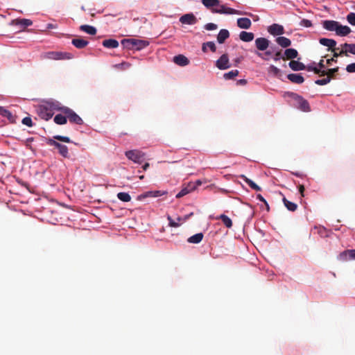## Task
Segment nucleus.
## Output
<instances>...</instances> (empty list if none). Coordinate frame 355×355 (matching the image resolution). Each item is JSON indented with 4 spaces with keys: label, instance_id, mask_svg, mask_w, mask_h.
<instances>
[{
    "label": "nucleus",
    "instance_id": "f257e3e1",
    "mask_svg": "<svg viewBox=\"0 0 355 355\" xmlns=\"http://www.w3.org/2000/svg\"><path fill=\"white\" fill-rule=\"evenodd\" d=\"M44 59L49 60H70L73 58V55L70 53L61 52V51H49L44 53L42 55Z\"/></svg>",
    "mask_w": 355,
    "mask_h": 355
},
{
    "label": "nucleus",
    "instance_id": "f03ea898",
    "mask_svg": "<svg viewBox=\"0 0 355 355\" xmlns=\"http://www.w3.org/2000/svg\"><path fill=\"white\" fill-rule=\"evenodd\" d=\"M291 96L295 101L297 107L303 112L311 111V107L309 102L302 96L295 93H291Z\"/></svg>",
    "mask_w": 355,
    "mask_h": 355
},
{
    "label": "nucleus",
    "instance_id": "7ed1b4c3",
    "mask_svg": "<svg viewBox=\"0 0 355 355\" xmlns=\"http://www.w3.org/2000/svg\"><path fill=\"white\" fill-rule=\"evenodd\" d=\"M125 155L129 159L137 164H141L145 157V153L139 150L126 151Z\"/></svg>",
    "mask_w": 355,
    "mask_h": 355
},
{
    "label": "nucleus",
    "instance_id": "20e7f679",
    "mask_svg": "<svg viewBox=\"0 0 355 355\" xmlns=\"http://www.w3.org/2000/svg\"><path fill=\"white\" fill-rule=\"evenodd\" d=\"M63 114L67 115V119L72 123L82 125L83 120L73 110L67 107L63 109Z\"/></svg>",
    "mask_w": 355,
    "mask_h": 355
},
{
    "label": "nucleus",
    "instance_id": "39448f33",
    "mask_svg": "<svg viewBox=\"0 0 355 355\" xmlns=\"http://www.w3.org/2000/svg\"><path fill=\"white\" fill-rule=\"evenodd\" d=\"M211 12L225 15H241V12L237 10L220 4L216 8H212Z\"/></svg>",
    "mask_w": 355,
    "mask_h": 355
},
{
    "label": "nucleus",
    "instance_id": "423d86ee",
    "mask_svg": "<svg viewBox=\"0 0 355 355\" xmlns=\"http://www.w3.org/2000/svg\"><path fill=\"white\" fill-rule=\"evenodd\" d=\"M54 139H49L47 141V144L49 146H54L56 148L59 149L60 147H62V144H60L59 142L56 141L55 139L58 140L60 141L65 142V143H70L71 139L69 137L66 136H61V135H55L53 137Z\"/></svg>",
    "mask_w": 355,
    "mask_h": 355
},
{
    "label": "nucleus",
    "instance_id": "0eeeda50",
    "mask_svg": "<svg viewBox=\"0 0 355 355\" xmlns=\"http://www.w3.org/2000/svg\"><path fill=\"white\" fill-rule=\"evenodd\" d=\"M42 105L53 113L54 111H61L63 113V109L65 107L64 106H61L58 101H48Z\"/></svg>",
    "mask_w": 355,
    "mask_h": 355
},
{
    "label": "nucleus",
    "instance_id": "6e6552de",
    "mask_svg": "<svg viewBox=\"0 0 355 355\" xmlns=\"http://www.w3.org/2000/svg\"><path fill=\"white\" fill-rule=\"evenodd\" d=\"M216 66L219 69L224 70L229 69L231 65L229 62L227 54L222 55L216 62Z\"/></svg>",
    "mask_w": 355,
    "mask_h": 355
},
{
    "label": "nucleus",
    "instance_id": "1a4fd4ad",
    "mask_svg": "<svg viewBox=\"0 0 355 355\" xmlns=\"http://www.w3.org/2000/svg\"><path fill=\"white\" fill-rule=\"evenodd\" d=\"M180 21L183 24L193 25L197 23L198 19L193 13H188L181 16Z\"/></svg>",
    "mask_w": 355,
    "mask_h": 355
},
{
    "label": "nucleus",
    "instance_id": "9d476101",
    "mask_svg": "<svg viewBox=\"0 0 355 355\" xmlns=\"http://www.w3.org/2000/svg\"><path fill=\"white\" fill-rule=\"evenodd\" d=\"M270 41L265 37H258L255 40V46L259 51H266L269 46Z\"/></svg>",
    "mask_w": 355,
    "mask_h": 355
},
{
    "label": "nucleus",
    "instance_id": "9b49d317",
    "mask_svg": "<svg viewBox=\"0 0 355 355\" xmlns=\"http://www.w3.org/2000/svg\"><path fill=\"white\" fill-rule=\"evenodd\" d=\"M196 189L195 184L189 182L185 187L182 188L181 191L177 193L176 198H180Z\"/></svg>",
    "mask_w": 355,
    "mask_h": 355
},
{
    "label": "nucleus",
    "instance_id": "f8f14e48",
    "mask_svg": "<svg viewBox=\"0 0 355 355\" xmlns=\"http://www.w3.org/2000/svg\"><path fill=\"white\" fill-rule=\"evenodd\" d=\"M268 31L272 35H280L284 33V27L277 24H273L270 26Z\"/></svg>",
    "mask_w": 355,
    "mask_h": 355
},
{
    "label": "nucleus",
    "instance_id": "ddd939ff",
    "mask_svg": "<svg viewBox=\"0 0 355 355\" xmlns=\"http://www.w3.org/2000/svg\"><path fill=\"white\" fill-rule=\"evenodd\" d=\"M339 22L334 20H325L322 22V26L329 31H336Z\"/></svg>",
    "mask_w": 355,
    "mask_h": 355
},
{
    "label": "nucleus",
    "instance_id": "4468645a",
    "mask_svg": "<svg viewBox=\"0 0 355 355\" xmlns=\"http://www.w3.org/2000/svg\"><path fill=\"white\" fill-rule=\"evenodd\" d=\"M132 44L134 45V50L140 51L149 45L147 40H138L132 38Z\"/></svg>",
    "mask_w": 355,
    "mask_h": 355
},
{
    "label": "nucleus",
    "instance_id": "2eb2a0df",
    "mask_svg": "<svg viewBox=\"0 0 355 355\" xmlns=\"http://www.w3.org/2000/svg\"><path fill=\"white\" fill-rule=\"evenodd\" d=\"M173 60L176 64L181 67H184L189 64V59L182 54L174 56Z\"/></svg>",
    "mask_w": 355,
    "mask_h": 355
},
{
    "label": "nucleus",
    "instance_id": "dca6fc26",
    "mask_svg": "<svg viewBox=\"0 0 355 355\" xmlns=\"http://www.w3.org/2000/svg\"><path fill=\"white\" fill-rule=\"evenodd\" d=\"M351 31L352 30L349 26H343L339 23L336 33L338 36L344 37L349 34Z\"/></svg>",
    "mask_w": 355,
    "mask_h": 355
},
{
    "label": "nucleus",
    "instance_id": "f3484780",
    "mask_svg": "<svg viewBox=\"0 0 355 355\" xmlns=\"http://www.w3.org/2000/svg\"><path fill=\"white\" fill-rule=\"evenodd\" d=\"M252 22L249 18L243 17L237 19V26L240 28L248 29L250 28Z\"/></svg>",
    "mask_w": 355,
    "mask_h": 355
},
{
    "label": "nucleus",
    "instance_id": "a211bd4d",
    "mask_svg": "<svg viewBox=\"0 0 355 355\" xmlns=\"http://www.w3.org/2000/svg\"><path fill=\"white\" fill-rule=\"evenodd\" d=\"M39 114H40V116H41V118L46 121L49 120L53 115V112H51V111H49L43 105H41L40 107Z\"/></svg>",
    "mask_w": 355,
    "mask_h": 355
},
{
    "label": "nucleus",
    "instance_id": "6ab92c4d",
    "mask_svg": "<svg viewBox=\"0 0 355 355\" xmlns=\"http://www.w3.org/2000/svg\"><path fill=\"white\" fill-rule=\"evenodd\" d=\"M71 43L75 47L80 49L85 48L89 44L87 40L83 38H74L71 40Z\"/></svg>",
    "mask_w": 355,
    "mask_h": 355
},
{
    "label": "nucleus",
    "instance_id": "aec40b11",
    "mask_svg": "<svg viewBox=\"0 0 355 355\" xmlns=\"http://www.w3.org/2000/svg\"><path fill=\"white\" fill-rule=\"evenodd\" d=\"M229 37V31L227 29H221L217 35V41L219 44H223Z\"/></svg>",
    "mask_w": 355,
    "mask_h": 355
},
{
    "label": "nucleus",
    "instance_id": "412c9836",
    "mask_svg": "<svg viewBox=\"0 0 355 355\" xmlns=\"http://www.w3.org/2000/svg\"><path fill=\"white\" fill-rule=\"evenodd\" d=\"M275 41L282 48H287L291 45V40L284 36L277 37Z\"/></svg>",
    "mask_w": 355,
    "mask_h": 355
},
{
    "label": "nucleus",
    "instance_id": "4be33fe9",
    "mask_svg": "<svg viewBox=\"0 0 355 355\" xmlns=\"http://www.w3.org/2000/svg\"><path fill=\"white\" fill-rule=\"evenodd\" d=\"M0 115L6 117L10 122H15V116L8 110L0 106Z\"/></svg>",
    "mask_w": 355,
    "mask_h": 355
},
{
    "label": "nucleus",
    "instance_id": "5701e85b",
    "mask_svg": "<svg viewBox=\"0 0 355 355\" xmlns=\"http://www.w3.org/2000/svg\"><path fill=\"white\" fill-rule=\"evenodd\" d=\"M319 42L320 44L329 47V49H331L334 47H335L337 44L336 40L328 38H320L319 40Z\"/></svg>",
    "mask_w": 355,
    "mask_h": 355
},
{
    "label": "nucleus",
    "instance_id": "b1692460",
    "mask_svg": "<svg viewBox=\"0 0 355 355\" xmlns=\"http://www.w3.org/2000/svg\"><path fill=\"white\" fill-rule=\"evenodd\" d=\"M285 60H292L296 58L298 55V52L295 49H287L284 53Z\"/></svg>",
    "mask_w": 355,
    "mask_h": 355
},
{
    "label": "nucleus",
    "instance_id": "393cba45",
    "mask_svg": "<svg viewBox=\"0 0 355 355\" xmlns=\"http://www.w3.org/2000/svg\"><path fill=\"white\" fill-rule=\"evenodd\" d=\"M288 79L292 83L302 84L304 81V78L300 74L291 73L288 75Z\"/></svg>",
    "mask_w": 355,
    "mask_h": 355
},
{
    "label": "nucleus",
    "instance_id": "a878e982",
    "mask_svg": "<svg viewBox=\"0 0 355 355\" xmlns=\"http://www.w3.org/2000/svg\"><path fill=\"white\" fill-rule=\"evenodd\" d=\"M288 64L293 71H301L306 69V66L299 61L291 60Z\"/></svg>",
    "mask_w": 355,
    "mask_h": 355
},
{
    "label": "nucleus",
    "instance_id": "bb28decb",
    "mask_svg": "<svg viewBox=\"0 0 355 355\" xmlns=\"http://www.w3.org/2000/svg\"><path fill=\"white\" fill-rule=\"evenodd\" d=\"M103 46L108 49H115L119 46V42L114 39H108L103 41Z\"/></svg>",
    "mask_w": 355,
    "mask_h": 355
},
{
    "label": "nucleus",
    "instance_id": "cd10ccee",
    "mask_svg": "<svg viewBox=\"0 0 355 355\" xmlns=\"http://www.w3.org/2000/svg\"><path fill=\"white\" fill-rule=\"evenodd\" d=\"M240 178L241 179H243L249 185V187L251 189H252L257 191H259L261 190V188L259 186H258L256 183H254L250 179L248 178L245 175H241Z\"/></svg>",
    "mask_w": 355,
    "mask_h": 355
},
{
    "label": "nucleus",
    "instance_id": "c85d7f7f",
    "mask_svg": "<svg viewBox=\"0 0 355 355\" xmlns=\"http://www.w3.org/2000/svg\"><path fill=\"white\" fill-rule=\"evenodd\" d=\"M331 51L334 53V58H338L339 56H349V54L346 53V50H345L344 47L340 46V50L339 47H334L331 49Z\"/></svg>",
    "mask_w": 355,
    "mask_h": 355
},
{
    "label": "nucleus",
    "instance_id": "c756f323",
    "mask_svg": "<svg viewBox=\"0 0 355 355\" xmlns=\"http://www.w3.org/2000/svg\"><path fill=\"white\" fill-rule=\"evenodd\" d=\"M254 33L250 32L242 31L239 35L240 39L246 42H251L254 39Z\"/></svg>",
    "mask_w": 355,
    "mask_h": 355
},
{
    "label": "nucleus",
    "instance_id": "7c9ffc66",
    "mask_svg": "<svg viewBox=\"0 0 355 355\" xmlns=\"http://www.w3.org/2000/svg\"><path fill=\"white\" fill-rule=\"evenodd\" d=\"M203 234L202 233H198V234H196L191 236H190L188 239H187V241L190 243H199L202 241V239H203Z\"/></svg>",
    "mask_w": 355,
    "mask_h": 355
},
{
    "label": "nucleus",
    "instance_id": "2f4dec72",
    "mask_svg": "<svg viewBox=\"0 0 355 355\" xmlns=\"http://www.w3.org/2000/svg\"><path fill=\"white\" fill-rule=\"evenodd\" d=\"M80 30L91 35H94L96 33V28L89 25H81Z\"/></svg>",
    "mask_w": 355,
    "mask_h": 355
},
{
    "label": "nucleus",
    "instance_id": "473e14b6",
    "mask_svg": "<svg viewBox=\"0 0 355 355\" xmlns=\"http://www.w3.org/2000/svg\"><path fill=\"white\" fill-rule=\"evenodd\" d=\"M216 219H220L222 220L224 225L227 228H231L232 227V221L230 218L225 214H221L219 216L216 218Z\"/></svg>",
    "mask_w": 355,
    "mask_h": 355
},
{
    "label": "nucleus",
    "instance_id": "72a5a7b5",
    "mask_svg": "<svg viewBox=\"0 0 355 355\" xmlns=\"http://www.w3.org/2000/svg\"><path fill=\"white\" fill-rule=\"evenodd\" d=\"M202 4L208 9L211 10L217 6H219V0H202Z\"/></svg>",
    "mask_w": 355,
    "mask_h": 355
},
{
    "label": "nucleus",
    "instance_id": "f704fd0d",
    "mask_svg": "<svg viewBox=\"0 0 355 355\" xmlns=\"http://www.w3.org/2000/svg\"><path fill=\"white\" fill-rule=\"evenodd\" d=\"M282 201L284 202V206L287 208L288 210L291 211H295L297 209V205L289 201L285 197L283 198Z\"/></svg>",
    "mask_w": 355,
    "mask_h": 355
},
{
    "label": "nucleus",
    "instance_id": "c9c22d12",
    "mask_svg": "<svg viewBox=\"0 0 355 355\" xmlns=\"http://www.w3.org/2000/svg\"><path fill=\"white\" fill-rule=\"evenodd\" d=\"M54 122L58 125H64L67 123V115L64 116L62 114H56L53 119Z\"/></svg>",
    "mask_w": 355,
    "mask_h": 355
},
{
    "label": "nucleus",
    "instance_id": "e433bc0d",
    "mask_svg": "<svg viewBox=\"0 0 355 355\" xmlns=\"http://www.w3.org/2000/svg\"><path fill=\"white\" fill-rule=\"evenodd\" d=\"M16 25H20L21 26L26 28L33 24V21L28 19H18L15 21Z\"/></svg>",
    "mask_w": 355,
    "mask_h": 355
},
{
    "label": "nucleus",
    "instance_id": "4c0bfd02",
    "mask_svg": "<svg viewBox=\"0 0 355 355\" xmlns=\"http://www.w3.org/2000/svg\"><path fill=\"white\" fill-rule=\"evenodd\" d=\"M341 47H344L346 50V53H352L355 55V44L344 43L340 45Z\"/></svg>",
    "mask_w": 355,
    "mask_h": 355
},
{
    "label": "nucleus",
    "instance_id": "58836bf2",
    "mask_svg": "<svg viewBox=\"0 0 355 355\" xmlns=\"http://www.w3.org/2000/svg\"><path fill=\"white\" fill-rule=\"evenodd\" d=\"M167 193L166 191H148L144 194L145 197H159Z\"/></svg>",
    "mask_w": 355,
    "mask_h": 355
},
{
    "label": "nucleus",
    "instance_id": "ea45409f",
    "mask_svg": "<svg viewBox=\"0 0 355 355\" xmlns=\"http://www.w3.org/2000/svg\"><path fill=\"white\" fill-rule=\"evenodd\" d=\"M132 38L130 39H123L121 41V44L123 46L129 50H134V45L132 44Z\"/></svg>",
    "mask_w": 355,
    "mask_h": 355
},
{
    "label": "nucleus",
    "instance_id": "a19ab883",
    "mask_svg": "<svg viewBox=\"0 0 355 355\" xmlns=\"http://www.w3.org/2000/svg\"><path fill=\"white\" fill-rule=\"evenodd\" d=\"M117 198L122 202H130L131 200V196L125 192L118 193Z\"/></svg>",
    "mask_w": 355,
    "mask_h": 355
},
{
    "label": "nucleus",
    "instance_id": "79ce46f5",
    "mask_svg": "<svg viewBox=\"0 0 355 355\" xmlns=\"http://www.w3.org/2000/svg\"><path fill=\"white\" fill-rule=\"evenodd\" d=\"M339 67H337L336 68L328 69L327 70H324L325 76L327 77H330V79H333L335 78V73L338 71Z\"/></svg>",
    "mask_w": 355,
    "mask_h": 355
},
{
    "label": "nucleus",
    "instance_id": "37998d69",
    "mask_svg": "<svg viewBox=\"0 0 355 355\" xmlns=\"http://www.w3.org/2000/svg\"><path fill=\"white\" fill-rule=\"evenodd\" d=\"M238 75H239V71L236 69V70H232L227 73H225L223 75V77L225 80H230V79H234Z\"/></svg>",
    "mask_w": 355,
    "mask_h": 355
},
{
    "label": "nucleus",
    "instance_id": "c03bdc74",
    "mask_svg": "<svg viewBox=\"0 0 355 355\" xmlns=\"http://www.w3.org/2000/svg\"><path fill=\"white\" fill-rule=\"evenodd\" d=\"M268 71L269 73H270L275 76H279L280 73H281L280 69L274 65H270L268 67Z\"/></svg>",
    "mask_w": 355,
    "mask_h": 355
},
{
    "label": "nucleus",
    "instance_id": "a18cd8bd",
    "mask_svg": "<svg viewBox=\"0 0 355 355\" xmlns=\"http://www.w3.org/2000/svg\"><path fill=\"white\" fill-rule=\"evenodd\" d=\"M58 152L60 155H62L63 157H69V149L67 146L62 144V147H60V148L58 149Z\"/></svg>",
    "mask_w": 355,
    "mask_h": 355
},
{
    "label": "nucleus",
    "instance_id": "49530a36",
    "mask_svg": "<svg viewBox=\"0 0 355 355\" xmlns=\"http://www.w3.org/2000/svg\"><path fill=\"white\" fill-rule=\"evenodd\" d=\"M331 81L330 77H326L322 79H318L315 81V83L318 85H325L329 83Z\"/></svg>",
    "mask_w": 355,
    "mask_h": 355
},
{
    "label": "nucleus",
    "instance_id": "de8ad7c7",
    "mask_svg": "<svg viewBox=\"0 0 355 355\" xmlns=\"http://www.w3.org/2000/svg\"><path fill=\"white\" fill-rule=\"evenodd\" d=\"M347 21L352 26H355V12H349L347 15Z\"/></svg>",
    "mask_w": 355,
    "mask_h": 355
},
{
    "label": "nucleus",
    "instance_id": "09e8293b",
    "mask_svg": "<svg viewBox=\"0 0 355 355\" xmlns=\"http://www.w3.org/2000/svg\"><path fill=\"white\" fill-rule=\"evenodd\" d=\"M256 54L261 58H262L264 60H268V56L272 55V52L270 51H266L264 53H261L259 52H257Z\"/></svg>",
    "mask_w": 355,
    "mask_h": 355
},
{
    "label": "nucleus",
    "instance_id": "8fccbe9b",
    "mask_svg": "<svg viewBox=\"0 0 355 355\" xmlns=\"http://www.w3.org/2000/svg\"><path fill=\"white\" fill-rule=\"evenodd\" d=\"M167 219L168 220L169 226H171V227H178L180 225V224L179 223V221H178V220L174 221L170 216H167Z\"/></svg>",
    "mask_w": 355,
    "mask_h": 355
},
{
    "label": "nucleus",
    "instance_id": "3c124183",
    "mask_svg": "<svg viewBox=\"0 0 355 355\" xmlns=\"http://www.w3.org/2000/svg\"><path fill=\"white\" fill-rule=\"evenodd\" d=\"M344 254L348 256L350 259H355V250H348L344 252Z\"/></svg>",
    "mask_w": 355,
    "mask_h": 355
},
{
    "label": "nucleus",
    "instance_id": "603ef678",
    "mask_svg": "<svg viewBox=\"0 0 355 355\" xmlns=\"http://www.w3.org/2000/svg\"><path fill=\"white\" fill-rule=\"evenodd\" d=\"M273 60L275 61H277L280 59H283V60H285V58H284V55H282V51H277L274 55H273Z\"/></svg>",
    "mask_w": 355,
    "mask_h": 355
},
{
    "label": "nucleus",
    "instance_id": "864d4df0",
    "mask_svg": "<svg viewBox=\"0 0 355 355\" xmlns=\"http://www.w3.org/2000/svg\"><path fill=\"white\" fill-rule=\"evenodd\" d=\"M22 123L24 125H26L28 127H32L33 126V122H32V119L30 117H25L22 119Z\"/></svg>",
    "mask_w": 355,
    "mask_h": 355
},
{
    "label": "nucleus",
    "instance_id": "5fc2aeb1",
    "mask_svg": "<svg viewBox=\"0 0 355 355\" xmlns=\"http://www.w3.org/2000/svg\"><path fill=\"white\" fill-rule=\"evenodd\" d=\"M205 28L207 31H214L217 29L218 26L214 23H208L205 26Z\"/></svg>",
    "mask_w": 355,
    "mask_h": 355
},
{
    "label": "nucleus",
    "instance_id": "6e6d98bb",
    "mask_svg": "<svg viewBox=\"0 0 355 355\" xmlns=\"http://www.w3.org/2000/svg\"><path fill=\"white\" fill-rule=\"evenodd\" d=\"M300 25L302 26L308 28V27L312 26V22L310 20H309V19H303L300 21Z\"/></svg>",
    "mask_w": 355,
    "mask_h": 355
},
{
    "label": "nucleus",
    "instance_id": "4d7b16f0",
    "mask_svg": "<svg viewBox=\"0 0 355 355\" xmlns=\"http://www.w3.org/2000/svg\"><path fill=\"white\" fill-rule=\"evenodd\" d=\"M205 45H207V47L209 48V49L212 52H216V46L214 42H205Z\"/></svg>",
    "mask_w": 355,
    "mask_h": 355
},
{
    "label": "nucleus",
    "instance_id": "13d9d810",
    "mask_svg": "<svg viewBox=\"0 0 355 355\" xmlns=\"http://www.w3.org/2000/svg\"><path fill=\"white\" fill-rule=\"evenodd\" d=\"M313 72L315 74L319 75L320 76H324L325 73H324V70H322L319 67H314Z\"/></svg>",
    "mask_w": 355,
    "mask_h": 355
},
{
    "label": "nucleus",
    "instance_id": "bf43d9fd",
    "mask_svg": "<svg viewBox=\"0 0 355 355\" xmlns=\"http://www.w3.org/2000/svg\"><path fill=\"white\" fill-rule=\"evenodd\" d=\"M346 70L349 73H354L355 72V63L349 64L347 66Z\"/></svg>",
    "mask_w": 355,
    "mask_h": 355
},
{
    "label": "nucleus",
    "instance_id": "052dcab7",
    "mask_svg": "<svg viewBox=\"0 0 355 355\" xmlns=\"http://www.w3.org/2000/svg\"><path fill=\"white\" fill-rule=\"evenodd\" d=\"M298 190H299V192L301 195V197H304V190H305V188L304 187V185L302 184H300L298 186Z\"/></svg>",
    "mask_w": 355,
    "mask_h": 355
},
{
    "label": "nucleus",
    "instance_id": "680f3d73",
    "mask_svg": "<svg viewBox=\"0 0 355 355\" xmlns=\"http://www.w3.org/2000/svg\"><path fill=\"white\" fill-rule=\"evenodd\" d=\"M119 66H121L123 69H126L130 67V64L128 62H123L119 64Z\"/></svg>",
    "mask_w": 355,
    "mask_h": 355
},
{
    "label": "nucleus",
    "instance_id": "e2e57ef3",
    "mask_svg": "<svg viewBox=\"0 0 355 355\" xmlns=\"http://www.w3.org/2000/svg\"><path fill=\"white\" fill-rule=\"evenodd\" d=\"M189 218V215L187 214V215L184 216L183 218L178 217L177 220L179 222H184L187 220H188Z\"/></svg>",
    "mask_w": 355,
    "mask_h": 355
},
{
    "label": "nucleus",
    "instance_id": "0e129e2a",
    "mask_svg": "<svg viewBox=\"0 0 355 355\" xmlns=\"http://www.w3.org/2000/svg\"><path fill=\"white\" fill-rule=\"evenodd\" d=\"M318 67L322 69V70H324L323 69L325 68V65L324 64V60L322 59L320 60L319 63L318 64Z\"/></svg>",
    "mask_w": 355,
    "mask_h": 355
},
{
    "label": "nucleus",
    "instance_id": "69168bd1",
    "mask_svg": "<svg viewBox=\"0 0 355 355\" xmlns=\"http://www.w3.org/2000/svg\"><path fill=\"white\" fill-rule=\"evenodd\" d=\"M333 62H337V60H336V59H335V58H334V57H333V58H330V59H328V60H327V64L328 65H330V64H331V63H332Z\"/></svg>",
    "mask_w": 355,
    "mask_h": 355
},
{
    "label": "nucleus",
    "instance_id": "338daca9",
    "mask_svg": "<svg viewBox=\"0 0 355 355\" xmlns=\"http://www.w3.org/2000/svg\"><path fill=\"white\" fill-rule=\"evenodd\" d=\"M257 199L261 202H266L265 198L261 194L257 195Z\"/></svg>",
    "mask_w": 355,
    "mask_h": 355
},
{
    "label": "nucleus",
    "instance_id": "774afa93",
    "mask_svg": "<svg viewBox=\"0 0 355 355\" xmlns=\"http://www.w3.org/2000/svg\"><path fill=\"white\" fill-rule=\"evenodd\" d=\"M314 67H313V66L308 65L307 67H306L305 69H306L309 71H313Z\"/></svg>",
    "mask_w": 355,
    "mask_h": 355
}]
</instances>
